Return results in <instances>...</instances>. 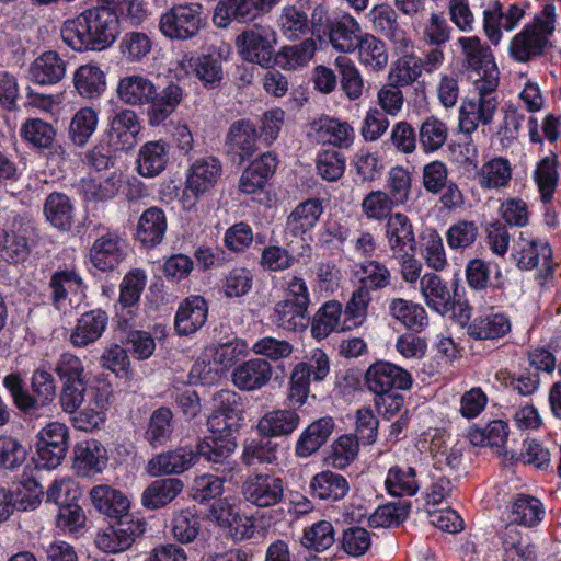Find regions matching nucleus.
I'll use <instances>...</instances> for the list:
<instances>
[{
	"label": "nucleus",
	"instance_id": "21",
	"mask_svg": "<svg viewBox=\"0 0 561 561\" xmlns=\"http://www.w3.org/2000/svg\"><path fill=\"white\" fill-rule=\"evenodd\" d=\"M323 211L324 206L320 198H307L298 203L286 217L285 232L306 240L317 227Z\"/></svg>",
	"mask_w": 561,
	"mask_h": 561
},
{
	"label": "nucleus",
	"instance_id": "58",
	"mask_svg": "<svg viewBox=\"0 0 561 561\" xmlns=\"http://www.w3.org/2000/svg\"><path fill=\"white\" fill-rule=\"evenodd\" d=\"M458 43L462 48L468 68L477 71L478 75L481 72L486 73L490 69L495 68V64L491 60L489 48L481 44L479 37H460Z\"/></svg>",
	"mask_w": 561,
	"mask_h": 561
},
{
	"label": "nucleus",
	"instance_id": "52",
	"mask_svg": "<svg viewBox=\"0 0 561 561\" xmlns=\"http://www.w3.org/2000/svg\"><path fill=\"white\" fill-rule=\"evenodd\" d=\"M477 175L482 188H504L512 180V165L506 158L495 157L483 163Z\"/></svg>",
	"mask_w": 561,
	"mask_h": 561
},
{
	"label": "nucleus",
	"instance_id": "49",
	"mask_svg": "<svg viewBox=\"0 0 561 561\" xmlns=\"http://www.w3.org/2000/svg\"><path fill=\"white\" fill-rule=\"evenodd\" d=\"M545 508L541 501L528 494H517L510 505V520L512 524L526 527L536 526L542 520Z\"/></svg>",
	"mask_w": 561,
	"mask_h": 561
},
{
	"label": "nucleus",
	"instance_id": "29",
	"mask_svg": "<svg viewBox=\"0 0 561 561\" xmlns=\"http://www.w3.org/2000/svg\"><path fill=\"white\" fill-rule=\"evenodd\" d=\"M108 323L107 313L100 309H93L84 312L78 319L77 324L71 330L69 342L75 347H87L95 343L106 330Z\"/></svg>",
	"mask_w": 561,
	"mask_h": 561
},
{
	"label": "nucleus",
	"instance_id": "9",
	"mask_svg": "<svg viewBox=\"0 0 561 561\" xmlns=\"http://www.w3.org/2000/svg\"><path fill=\"white\" fill-rule=\"evenodd\" d=\"M348 312V301L343 309L341 302L329 300L324 302L310 319V332L317 341L324 340L332 332L351 331L362 327L367 319L355 320Z\"/></svg>",
	"mask_w": 561,
	"mask_h": 561
},
{
	"label": "nucleus",
	"instance_id": "32",
	"mask_svg": "<svg viewBox=\"0 0 561 561\" xmlns=\"http://www.w3.org/2000/svg\"><path fill=\"white\" fill-rule=\"evenodd\" d=\"M335 427L331 416L320 417L309 424L299 435L295 454L299 458H307L317 453L330 438Z\"/></svg>",
	"mask_w": 561,
	"mask_h": 561
},
{
	"label": "nucleus",
	"instance_id": "43",
	"mask_svg": "<svg viewBox=\"0 0 561 561\" xmlns=\"http://www.w3.org/2000/svg\"><path fill=\"white\" fill-rule=\"evenodd\" d=\"M153 82L140 75L124 77L117 84V94L121 101L128 105L141 106L149 104L154 98Z\"/></svg>",
	"mask_w": 561,
	"mask_h": 561
},
{
	"label": "nucleus",
	"instance_id": "34",
	"mask_svg": "<svg viewBox=\"0 0 561 561\" xmlns=\"http://www.w3.org/2000/svg\"><path fill=\"white\" fill-rule=\"evenodd\" d=\"M91 502L93 506L103 515L114 518L123 519V516L129 514V500L127 496L110 485L100 484L95 485L90 491Z\"/></svg>",
	"mask_w": 561,
	"mask_h": 561
},
{
	"label": "nucleus",
	"instance_id": "59",
	"mask_svg": "<svg viewBox=\"0 0 561 561\" xmlns=\"http://www.w3.org/2000/svg\"><path fill=\"white\" fill-rule=\"evenodd\" d=\"M508 433V424L505 421L493 420L482 428H471L468 437L474 446L502 448L507 442Z\"/></svg>",
	"mask_w": 561,
	"mask_h": 561
},
{
	"label": "nucleus",
	"instance_id": "47",
	"mask_svg": "<svg viewBox=\"0 0 561 561\" xmlns=\"http://www.w3.org/2000/svg\"><path fill=\"white\" fill-rule=\"evenodd\" d=\"M300 416L295 410L278 409L267 412L257 424L265 437H280L291 434L299 425Z\"/></svg>",
	"mask_w": 561,
	"mask_h": 561
},
{
	"label": "nucleus",
	"instance_id": "48",
	"mask_svg": "<svg viewBox=\"0 0 561 561\" xmlns=\"http://www.w3.org/2000/svg\"><path fill=\"white\" fill-rule=\"evenodd\" d=\"M317 50V43L312 37L300 43L283 46L274 56L275 64L285 70H297L307 66Z\"/></svg>",
	"mask_w": 561,
	"mask_h": 561
},
{
	"label": "nucleus",
	"instance_id": "54",
	"mask_svg": "<svg viewBox=\"0 0 561 561\" xmlns=\"http://www.w3.org/2000/svg\"><path fill=\"white\" fill-rule=\"evenodd\" d=\"M385 486L388 494L392 496L415 495L420 489L415 469L407 466L390 467L385 480Z\"/></svg>",
	"mask_w": 561,
	"mask_h": 561
},
{
	"label": "nucleus",
	"instance_id": "33",
	"mask_svg": "<svg viewBox=\"0 0 561 561\" xmlns=\"http://www.w3.org/2000/svg\"><path fill=\"white\" fill-rule=\"evenodd\" d=\"M310 494L324 502H337L350 492L347 479L337 472L324 470L314 474L310 481Z\"/></svg>",
	"mask_w": 561,
	"mask_h": 561
},
{
	"label": "nucleus",
	"instance_id": "26",
	"mask_svg": "<svg viewBox=\"0 0 561 561\" xmlns=\"http://www.w3.org/2000/svg\"><path fill=\"white\" fill-rule=\"evenodd\" d=\"M82 287L83 279L75 270L55 271L48 282V301L56 310L66 312L71 307L69 296Z\"/></svg>",
	"mask_w": 561,
	"mask_h": 561
},
{
	"label": "nucleus",
	"instance_id": "61",
	"mask_svg": "<svg viewBox=\"0 0 561 561\" xmlns=\"http://www.w3.org/2000/svg\"><path fill=\"white\" fill-rule=\"evenodd\" d=\"M22 139L36 149L50 148L55 141L54 126L41 118L26 119L20 129Z\"/></svg>",
	"mask_w": 561,
	"mask_h": 561
},
{
	"label": "nucleus",
	"instance_id": "45",
	"mask_svg": "<svg viewBox=\"0 0 561 561\" xmlns=\"http://www.w3.org/2000/svg\"><path fill=\"white\" fill-rule=\"evenodd\" d=\"M75 454V468L83 476L101 472L107 463V451L95 439L78 444Z\"/></svg>",
	"mask_w": 561,
	"mask_h": 561
},
{
	"label": "nucleus",
	"instance_id": "31",
	"mask_svg": "<svg viewBox=\"0 0 561 561\" xmlns=\"http://www.w3.org/2000/svg\"><path fill=\"white\" fill-rule=\"evenodd\" d=\"M512 323L510 317L501 311L489 312L476 317L468 325L467 333L471 339L499 340L511 332Z\"/></svg>",
	"mask_w": 561,
	"mask_h": 561
},
{
	"label": "nucleus",
	"instance_id": "28",
	"mask_svg": "<svg viewBox=\"0 0 561 561\" xmlns=\"http://www.w3.org/2000/svg\"><path fill=\"white\" fill-rule=\"evenodd\" d=\"M68 61L56 50H47L36 57L30 66V80L39 85L60 82L67 72Z\"/></svg>",
	"mask_w": 561,
	"mask_h": 561
},
{
	"label": "nucleus",
	"instance_id": "56",
	"mask_svg": "<svg viewBox=\"0 0 561 561\" xmlns=\"http://www.w3.org/2000/svg\"><path fill=\"white\" fill-rule=\"evenodd\" d=\"M282 449L277 443L270 437L260 440H252L244 446L242 461L247 466L274 465L279 466Z\"/></svg>",
	"mask_w": 561,
	"mask_h": 561
},
{
	"label": "nucleus",
	"instance_id": "37",
	"mask_svg": "<svg viewBox=\"0 0 561 561\" xmlns=\"http://www.w3.org/2000/svg\"><path fill=\"white\" fill-rule=\"evenodd\" d=\"M270 320L275 327L288 332H302L310 323L308 307L283 299L274 305Z\"/></svg>",
	"mask_w": 561,
	"mask_h": 561
},
{
	"label": "nucleus",
	"instance_id": "42",
	"mask_svg": "<svg viewBox=\"0 0 561 561\" xmlns=\"http://www.w3.org/2000/svg\"><path fill=\"white\" fill-rule=\"evenodd\" d=\"M359 23L351 15L343 14L335 19L329 27V39L332 46L343 53L356 49L363 36Z\"/></svg>",
	"mask_w": 561,
	"mask_h": 561
},
{
	"label": "nucleus",
	"instance_id": "23",
	"mask_svg": "<svg viewBox=\"0 0 561 561\" xmlns=\"http://www.w3.org/2000/svg\"><path fill=\"white\" fill-rule=\"evenodd\" d=\"M324 10L321 5L317 7L312 13V25H309V19L305 11L295 5H286L282 9V13L277 20L282 34L288 39H298L307 36L310 32L312 35L320 32L321 15Z\"/></svg>",
	"mask_w": 561,
	"mask_h": 561
},
{
	"label": "nucleus",
	"instance_id": "35",
	"mask_svg": "<svg viewBox=\"0 0 561 561\" xmlns=\"http://www.w3.org/2000/svg\"><path fill=\"white\" fill-rule=\"evenodd\" d=\"M385 236L393 253L415 250L416 239L413 225L402 213H394L386 220Z\"/></svg>",
	"mask_w": 561,
	"mask_h": 561
},
{
	"label": "nucleus",
	"instance_id": "6",
	"mask_svg": "<svg viewBox=\"0 0 561 561\" xmlns=\"http://www.w3.org/2000/svg\"><path fill=\"white\" fill-rule=\"evenodd\" d=\"M207 426L210 435L199 440V453L207 462L224 463L237 447L236 434L241 421L213 412Z\"/></svg>",
	"mask_w": 561,
	"mask_h": 561
},
{
	"label": "nucleus",
	"instance_id": "13",
	"mask_svg": "<svg viewBox=\"0 0 561 561\" xmlns=\"http://www.w3.org/2000/svg\"><path fill=\"white\" fill-rule=\"evenodd\" d=\"M37 438V466L49 470L57 468L68 450V427L50 422L38 432Z\"/></svg>",
	"mask_w": 561,
	"mask_h": 561
},
{
	"label": "nucleus",
	"instance_id": "1",
	"mask_svg": "<svg viewBox=\"0 0 561 561\" xmlns=\"http://www.w3.org/2000/svg\"><path fill=\"white\" fill-rule=\"evenodd\" d=\"M99 5L64 22L62 42L75 51H101L116 41L121 21L139 25L146 19L141 0H98Z\"/></svg>",
	"mask_w": 561,
	"mask_h": 561
},
{
	"label": "nucleus",
	"instance_id": "25",
	"mask_svg": "<svg viewBox=\"0 0 561 561\" xmlns=\"http://www.w3.org/2000/svg\"><path fill=\"white\" fill-rule=\"evenodd\" d=\"M308 135L319 144H331L339 148H347L354 140V129L348 123L327 115L310 123Z\"/></svg>",
	"mask_w": 561,
	"mask_h": 561
},
{
	"label": "nucleus",
	"instance_id": "30",
	"mask_svg": "<svg viewBox=\"0 0 561 561\" xmlns=\"http://www.w3.org/2000/svg\"><path fill=\"white\" fill-rule=\"evenodd\" d=\"M208 317V305L204 297L194 295L184 299L175 313L174 329L179 335H191L198 331Z\"/></svg>",
	"mask_w": 561,
	"mask_h": 561
},
{
	"label": "nucleus",
	"instance_id": "16",
	"mask_svg": "<svg viewBox=\"0 0 561 561\" xmlns=\"http://www.w3.org/2000/svg\"><path fill=\"white\" fill-rule=\"evenodd\" d=\"M128 242L117 231L96 238L90 249V261L101 272L114 271L127 256Z\"/></svg>",
	"mask_w": 561,
	"mask_h": 561
},
{
	"label": "nucleus",
	"instance_id": "17",
	"mask_svg": "<svg viewBox=\"0 0 561 561\" xmlns=\"http://www.w3.org/2000/svg\"><path fill=\"white\" fill-rule=\"evenodd\" d=\"M259 128L249 118L234 121L228 128L225 137V148L228 154L238 158L242 163L249 160L259 150Z\"/></svg>",
	"mask_w": 561,
	"mask_h": 561
},
{
	"label": "nucleus",
	"instance_id": "24",
	"mask_svg": "<svg viewBox=\"0 0 561 561\" xmlns=\"http://www.w3.org/2000/svg\"><path fill=\"white\" fill-rule=\"evenodd\" d=\"M273 373L267 359L256 357L237 365L231 374V380L241 391H255L270 383Z\"/></svg>",
	"mask_w": 561,
	"mask_h": 561
},
{
	"label": "nucleus",
	"instance_id": "38",
	"mask_svg": "<svg viewBox=\"0 0 561 561\" xmlns=\"http://www.w3.org/2000/svg\"><path fill=\"white\" fill-rule=\"evenodd\" d=\"M183 100V90L176 83H169L162 90L154 88V98L150 101L148 122L151 126L161 125L170 117Z\"/></svg>",
	"mask_w": 561,
	"mask_h": 561
},
{
	"label": "nucleus",
	"instance_id": "20",
	"mask_svg": "<svg viewBox=\"0 0 561 561\" xmlns=\"http://www.w3.org/2000/svg\"><path fill=\"white\" fill-rule=\"evenodd\" d=\"M500 102L497 99L472 96L465 99L459 108V129L466 135L474 133L479 125L493 123Z\"/></svg>",
	"mask_w": 561,
	"mask_h": 561
},
{
	"label": "nucleus",
	"instance_id": "53",
	"mask_svg": "<svg viewBox=\"0 0 561 561\" xmlns=\"http://www.w3.org/2000/svg\"><path fill=\"white\" fill-rule=\"evenodd\" d=\"M73 84L82 98L96 99L105 91V75L99 66L82 65L75 71Z\"/></svg>",
	"mask_w": 561,
	"mask_h": 561
},
{
	"label": "nucleus",
	"instance_id": "3",
	"mask_svg": "<svg viewBox=\"0 0 561 561\" xmlns=\"http://www.w3.org/2000/svg\"><path fill=\"white\" fill-rule=\"evenodd\" d=\"M557 14L552 3H546L531 22L511 39L508 53L517 62H529L545 55L556 31Z\"/></svg>",
	"mask_w": 561,
	"mask_h": 561
},
{
	"label": "nucleus",
	"instance_id": "2",
	"mask_svg": "<svg viewBox=\"0 0 561 561\" xmlns=\"http://www.w3.org/2000/svg\"><path fill=\"white\" fill-rule=\"evenodd\" d=\"M3 387L9 392L13 405L27 417H38L51 410L57 398L56 380L47 362H42L30 378L31 389L19 373L3 377Z\"/></svg>",
	"mask_w": 561,
	"mask_h": 561
},
{
	"label": "nucleus",
	"instance_id": "57",
	"mask_svg": "<svg viewBox=\"0 0 561 561\" xmlns=\"http://www.w3.org/2000/svg\"><path fill=\"white\" fill-rule=\"evenodd\" d=\"M502 561H537V547L510 527L502 541Z\"/></svg>",
	"mask_w": 561,
	"mask_h": 561
},
{
	"label": "nucleus",
	"instance_id": "36",
	"mask_svg": "<svg viewBox=\"0 0 561 561\" xmlns=\"http://www.w3.org/2000/svg\"><path fill=\"white\" fill-rule=\"evenodd\" d=\"M221 175V163L215 157L197 159L190 169L187 188L195 195L208 192Z\"/></svg>",
	"mask_w": 561,
	"mask_h": 561
},
{
	"label": "nucleus",
	"instance_id": "7",
	"mask_svg": "<svg viewBox=\"0 0 561 561\" xmlns=\"http://www.w3.org/2000/svg\"><path fill=\"white\" fill-rule=\"evenodd\" d=\"M203 25V7L198 2L180 3L164 12L159 22L161 33L171 38L186 41L195 37Z\"/></svg>",
	"mask_w": 561,
	"mask_h": 561
},
{
	"label": "nucleus",
	"instance_id": "51",
	"mask_svg": "<svg viewBox=\"0 0 561 561\" xmlns=\"http://www.w3.org/2000/svg\"><path fill=\"white\" fill-rule=\"evenodd\" d=\"M360 64L371 71H382L389 60L386 44L371 34H364L356 45Z\"/></svg>",
	"mask_w": 561,
	"mask_h": 561
},
{
	"label": "nucleus",
	"instance_id": "19",
	"mask_svg": "<svg viewBox=\"0 0 561 561\" xmlns=\"http://www.w3.org/2000/svg\"><path fill=\"white\" fill-rule=\"evenodd\" d=\"M525 16V10L517 3H512L504 11L499 1L490 3L483 10V30L493 45L502 38V31L511 32Z\"/></svg>",
	"mask_w": 561,
	"mask_h": 561
},
{
	"label": "nucleus",
	"instance_id": "50",
	"mask_svg": "<svg viewBox=\"0 0 561 561\" xmlns=\"http://www.w3.org/2000/svg\"><path fill=\"white\" fill-rule=\"evenodd\" d=\"M173 431V412L170 408L160 407L149 417L145 439L152 448H159L171 442Z\"/></svg>",
	"mask_w": 561,
	"mask_h": 561
},
{
	"label": "nucleus",
	"instance_id": "22",
	"mask_svg": "<svg viewBox=\"0 0 561 561\" xmlns=\"http://www.w3.org/2000/svg\"><path fill=\"white\" fill-rule=\"evenodd\" d=\"M270 30L256 27L238 35L236 45L242 58L249 62L267 67L273 58Z\"/></svg>",
	"mask_w": 561,
	"mask_h": 561
},
{
	"label": "nucleus",
	"instance_id": "27",
	"mask_svg": "<svg viewBox=\"0 0 561 561\" xmlns=\"http://www.w3.org/2000/svg\"><path fill=\"white\" fill-rule=\"evenodd\" d=\"M265 10L260 0H219L215 9L214 23L219 27H226L231 21L249 23L262 15Z\"/></svg>",
	"mask_w": 561,
	"mask_h": 561
},
{
	"label": "nucleus",
	"instance_id": "11",
	"mask_svg": "<svg viewBox=\"0 0 561 561\" xmlns=\"http://www.w3.org/2000/svg\"><path fill=\"white\" fill-rule=\"evenodd\" d=\"M284 479L274 473L253 472L242 483L241 492L245 502L264 508L277 505L284 499Z\"/></svg>",
	"mask_w": 561,
	"mask_h": 561
},
{
	"label": "nucleus",
	"instance_id": "4",
	"mask_svg": "<svg viewBox=\"0 0 561 561\" xmlns=\"http://www.w3.org/2000/svg\"><path fill=\"white\" fill-rule=\"evenodd\" d=\"M352 274L358 285L348 299V312L351 318L359 321L367 319L368 307L373 300L371 293L389 286L392 275L385 263L374 259L355 263Z\"/></svg>",
	"mask_w": 561,
	"mask_h": 561
},
{
	"label": "nucleus",
	"instance_id": "40",
	"mask_svg": "<svg viewBox=\"0 0 561 561\" xmlns=\"http://www.w3.org/2000/svg\"><path fill=\"white\" fill-rule=\"evenodd\" d=\"M43 211L46 220L61 232L70 231L75 222V206L70 197L64 193H50L44 203Z\"/></svg>",
	"mask_w": 561,
	"mask_h": 561
},
{
	"label": "nucleus",
	"instance_id": "60",
	"mask_svg": "<svg viewBox=\"0 0 561 561\" xmlns=\"http://www.w3.org/2000/svg\"><path fill=\"white\" fill-rule=\"evenodd\" d=\"M447 136L446 124L435 116L425 118L419 127V142L425 153H433L443 148Z\"/></svg>",
	"mask_w": 561,
	"mask_h": 561
},
{
	"label": "nucleus",
	"instance_id": "5",
	"mask_svg": "<svg viewBox=\"0 0 561 561\" xmlns=\"http://www.w3.org/2000/svg\"><path fill=\"white\" fill-rule=\"evenodd\" d=\"M512 256L522 271H536L535 279L543 287L553 279L558 264L553 259V250L548 240L526 238L520 232L515 241Z\"/></svg>",
	"mask_w": 561,
	"mask_h": 561
},
{
	"label": "nucleus",
	"instance_id": "44",
	"mask_svg": "<svg viewBox=\"0 0 561 561\" xmlns=\"http://www.w3.org/2000/svg\"><path fill=\"white\" fill-rule=\"evenodd\" d=\"M389 314L413 332H421L428 324L426 310L416 302L403 298L388 300Z\"/></svg>",
	"mask_w": 561,
	"mask_h": 561
},
{
	"label": "nucleus",
	"instance_id": "63",
	"mask_svg": "<svg viewBox=\"0 0 561 561\" xmlns=\"http://www.w3.org/2000/svg\"><path fill=\"white\" fill-rule=\"evenodd\" d=\"M410 510V501H397L380 505L370 515L369 525L374 528L399 526L407 519Z\"/></svg>",
	"mask_w": 561,
	"mask_h": 561
},
{
	"label": "nucleus",
	"instance_id": "8",
	"mask_svg": "<svg viewBox=\"0 0 561 561\" xmlns=\"http://www.w3.org/2000/svg\"><path fill=\"white\" fill-rule=\"evenodd\" d=\"M422 295L426 305L439 314L457 317L460 322L468 321L470 309L457 299V293L450 294L447 285L434 273H426L420 282Z\"/></svg>",
	"mask_w": 561,
	"mask_h": 561
},
{
	"label": "nucleus",
	"instance_id": "14",
	"mask_svg": "<svg viewBox=\"0 0 561 561\" xmlns=\"http://www.w3.org/2000/svg\"><path fill=\"white\" fill-rule=\"evenodd\" d=\"M146 282L147 276L141 270L131 271L124 276L119 285V299L116 312L119 330H128L137 325L139 299Z\"/></svg>",
	"mask_w": 561,
	"mask_h": 561
},
{
	"label": "nucleus",
	"instance_id": "62",
	"mask_svg": "<svg viewBox=\"0 0 561 561\" xmlns=\"http://www.w3.org/2000/svg\"><path fill=\"white\" fill-rule=\"evenodd\" d=\"M397 207L389 194L381 190L369 192L362 201L360 210L368 220L382 222L391 217L392 209Z\"/></svg>",
	"mask_w": 561,
	"mask_h": 561
},
{
	"label": "nucleus",
	"instance_id": "39",
	"mask_svg": "<svg viewBox=\"0 0 561 561\" xmlns=\"http://www.w3.org/2000/svg\"><path fill=\"white\" fill-rule=\"evenodd\" d=\"M170 159V146L163 140L147 141L138 152L137 170L146 178L160 174Z\"/></svg>",
	"mask_w": 561,
	"mask_h": 561
},
{
	"label": "nucleus",
	"instance_id": "64",
	"mask_svg": "<svg viewBox=\"0 0 561 561\" xmlns=\"http://www.w3.org/2000/svg\"><path fill=\"white\" fill-rule=\"evenodd\" d=\"M98 126V114L92 107L80 108L69 126V138L73 145L83 147L88 144Z\"/></svg>",
	"mask_w": 561,
	"mask_h": 561
},
{
	"label": "nucleus",
	"instance_id": "12",
	"mask_svg": "<svg viewBox=\"0 0 561 561\" xmlns=\"http://www.w3.org/2000/svg\"><path fill=\"white\" fill-rule=\"evenodd\" d=\"M146 530V522L134 515L117 519L95 537L96 547L107 553H118L131 547L135 539Z\"/></svg>",
	"mask_w": 561,
	"mask_h": 561
},
{
	"label": "nucleus",
	"instance_id": "10",
	"mask_svg": "<svg viewBox=\"0 0 561 561\" xmlns=\"http://www.w3.org/2000/svg\"><path fill=\"white\" fill-rule=\"evenodd\" d=\"M365 385L374 394H386L399 390H409L413 377L407 369L388 360H376L365 373Z\"/></svg>",
	"mask_w": 561,
	"mask_h": 561
},
{
	"label": "nucleus",
	"instance_id": "55",
	"mask_svg": "<svg viewBox=\"0 0 561 561\" xmlns=\"http://www.w3.org/2000/svg\"><path fill=\"white\" fill-rule=\"evenodd\" d=\"M557 167V156L551 154L541 158L534 170L533 178L538 186L540 198L543 204H548L553 199L559 181Z\"/></svg>",
	"mask_w": 561,
	"mask_h": 561
},
{
	"label": "nucleus",
	"instance_id": "15",
	"mask_svg": "<svg viewBox=\"0 0 561 561\" xmlns=\"http://www.w3.org/2000/svg\"><path fill=\"white\" fill-rule=\"evenodd\" d=\"M201 458L203 454L199 453V442L195 447L179 446L150 458L146 471L151 477L181 474L195 466Z\"/></svg>",
	"mask_w": 561,
	"mask_h": 561
},
{
	"label": "nucleus",
	"instance_id": "41",
	"mask_svg": "<svg viewBox=\"0 0 561 561\" xmlns=\"http://www.w3.org/2000/svg\"><path fill=\"white\" fill-rule=\"evenodd\" d=\"M165 231L167 217L161 208L153 206L140 215L136 237L145 247L153 248L160 244Z\"/></svg>",
	"mask_w": 561,
	"mask_h": 561
},
{
	"label": "nucleus",
	"instance_id": "46",
	"mask_svg": "<svg viewBox=\"0 0 561 561\" xmlns=\"http://www.w3.org/2000/svg\"><path fill=\"white\" fill-rule=\"evenodd\" d=\"M183 488V481L179 478L154 480L144 490L141 503L146 508H161L171 503Z\"/></svg>",
	"mask_w": 561,
	"mask_h": 561
},
{
	"label": "nucleus",
	"instance_id": "18",
	"mask_svg": "<svg viewBox=\"0 0 561 561\" xmlns=\"http://www.w3.org/2000/svg\"><path fill=\"white\" fill-rule=\"evenodd\" d=\"M38 240V230L30 222H21L15 229L4 234L0 255L11 264L25 262Z\"/></svg>",
	"mask_w": 561,
	"mask_h": 561
}]
</instances>
